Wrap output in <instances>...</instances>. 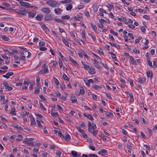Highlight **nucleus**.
Masks as SVG:
<instances>
[{
    "label": "nucleus",
    "instance_id": "obj_42",
    "mask_svg": "<svg viewBox=\"0 0 157 157\" xmlns=\"http://www.w3.org/2000/svg\"><path fill=\"white\" fill-rule=\"evenodd\" d=\"M71 154L73 156L75 157L77 155V152L75 151H71Z\"/></svg>",
    "mask_w": 157,
    "mask_h": 157
},
{
    "label": "nucleus",
    "instance_id": "obj_18",
    "mask_svg": "<svg viewBox=\"0 0 157 157\" xmlns=\"http://www.w3.org/2000/svg\"><path fill=\"white\" fill-rule=\"evenodd\" d=\"M70 99L72 101V103H75L77 101V99L76 97L73 95L71 96Z\"/></svg>",
    "mask_w": 157,
    "mask_h": 157
},
{
    "label": "nucleus",
    "instance_id": "obj_23",
    "mask_svg": "<svg viewBox=\"0 0 157 157\" xmlns=\"http://www.w3.org/2000/svg\"><path fill=\"white\" fill-rule=\"evenodd\" d=\"M15 110L16 109L15 107H13L11 109V111L10 112V113H11L12 115H15L16 114L15 112Z\"/></svg>",
    "mask_w": 157,
    "mask_h": 157
},
{
    "label": "nucleus",
    "instance_id": "obj_10",
    "mask_svg": "<svg viewBox=\"0 0 157 157\" xmlns=\"http://www.w3.org/2000/svg\"><path fill=\"white\" fill-rule=\"evenodd\" d=\"M63 137L66 140H68L71 139L69 135L67 133H66L65 135H63Z\"/></svg>",
    "mask_w": 157,
    "mask_h": 157
},
{
    "label": "nucleus",
    "instance_id": "obj_59",
    "mask_svg": "<svg viewBox=\"0 0 157 157\" xmlns=\"http://www.w3.org/2000/svg\"><path fill=\"white\" fill-rule=\"evenodd\" d=\"M39 97L43 101H46L47 100V99L43 95H40Z\"/></svg>",
    "mask_w": 157,
    "mask_h": 157
},
{
    "label": "nucleus",
    "instance_id": "obj_55",
    "mask_svg": "<svg viewBox=\"0 0 157 157\" xmlns=\"http://www.w3.org/2000/svg\"><path fill=\"white\" fill-rule=\"evenodd\" d=\"M41 25L42 26V27L44 29H48V27L46 26L45 24L42 23L41 24Z\"/></svg>",
    "mask_w": 157,
    "mask_h": 157
},
{
    "label": "nucleus",
    "instance_id": "obj_29",
    "mask_svg": "<svg viewBox=\"0 0 157 157\" xmlns=\"http://www.w3.org/2000/svg\"><path fill=\"white\" fill-rule=\"evenodd\" d=\"M2 38L5 41H7L10 40V38L9 37H7L5 35H3L2 36Z\"/></svg>",
    "mask_w": 157,
    "mask_h": 157
},
{
    "label": "nucleus",
    "instance_id": "obj_36",
    "mask_svg": "<svg viewBox=\"0 0 157 157\" xmlns=\"http://www.w3.org/2000/svg\"><path fill=\"white\" fill-rule=\"evenodd\" d=\"M90 25L92 28L94 30L95 32H96L97 31V28L96 26L95 25H94L93 24L91 23Z\"/></svg>",
    "mask_w": 157,
    "mask_h": 157
},
{
    "label": "nucleus",
    "instance_id": "obj_8",
    "mask_svg": "<svg viewBox=\"0 0 157 157\" xmlns=\"http://www.w3.org/2000/svg\"><path fill=\"white\" fill-rule=\"evenodd\" d=\"M74 18L75 20L79 21L82 19V17L81 13L77 14L76 16H74Z\"/></svg>",
    "mask_w": 157,
    "mask_h": 157
},
{
    "label": "nucleus",
    "instance_id": "obj_17",
    "mask_svg": "<svg viewBox=\"0 0 157 157\" xmlns=\"http://www.w3.org/2000/svg\"><path fill=\"white\" fill-rule=\"evenodd\" d=\"M147 77L152 78L153 77V74L152 71L149 70L147 71Z\"/></svg>",
    "mask_w": 157,
    "mask_h": 157
},
{
    "label": "nucleus",
    "instance_id": "obj_64",
    "mask_svg": "<svg viewBox=\"0 0 157 157\" xmlns=\"http://www.w3.org/2000/svg\"><path fill=\"white\" fill-rule=\"evenodd\" d=\"M60 87L62 90H63L65 89L66 86L64 84H62L60 85Z\"/></svg>",
    "mask_w": 157,
    "mask_h": 157
},
{
    "label": "nucleus",
    "instance_id": "obj_5",
    "mask_svg": "<svg viewBox=\"0 0 157 157\" xmlns=\"http://www.w3.org/2000/svg\"><path fill=\"white\" fill-rule=\"evenodd\" d=\"M78 131L81 133L83 137L84 138H87V136L86 134L85 133V131L84 130H82L81 129L80 127H78L77 128Z\"/></svg>",
    "mask_w": 157,
    "mask_h": 157
},
{
    "label": "nucleus",
    "instance_id": "obj_53",
    "mask_svg": "<svg viewBox=\"0 0 157 157\" xmlns=\"http://www.w3.org/2000/svg\"><path fill=\"white\" fill-rule=\"evenodd\" d=\"M105 114L106 116L107 117H109L110 116L111 113H109L108 111H105Z\"/></svg>",
    "mask_w": 157,
    "mask_h": 157
},
{
    "label": "nucleus",
    "instance_id": "obj_27",
    "mask_svg": "<svg viewBox=\"0 0 157 157\" xmlns=\"http://www.w3.org/2000/svg\"><path fill=\"white\" fill-rule=\"evenodd\" d=\"M63 78L65 80L68 81H69L70 78L64 73L63 74Z\"/></svg>",
    "mask_w": 157,
    "mask_h": 157
},
{
    "label": "nucleus",
    "instance_id": "obj_24",
    "mask_svg": "<svg viewBox=\"0 0 157 157\" xmlns=\"http://www.w3.org/2000/svg\"><path fill=\"white\" fill-rule=\"evenodd\" d=\"M94 63L95 64V67L98 68V69H101V67L100 66L99 64H98V62L95 59H94Z\"/></svg>",
    "mask_w": 157,
    "mask_h": 157
},
{
    "label": "nucleus",
    "instance_id": "obj_40",
    "mask_svg": "<svg viewBox=\"0 0 157 157\" xmlns=\"http://www.w3.org/2000/svg\"><path fill=\"white\" fill-rule=\"evenodd\" d=\"M117 19L120 21H126V18L124 17H117Z\"/></svg>",
    "mask_w": 157,
    "mask_h": 157
},
{
    "label": "nucleus",
    "instance_id": "obj_7",
    "mask_svg": "<svg viewBox=\"0 0 157 157\" xmlns=\"http://www.w3.org/2000/svg\"><path fill=\"white\" fill-rule=\"evenodd\" d=\"M53 19L52 14L45 15L44 17V20L45 21H51Z\"/></svg>",
    "mask_w": 157,
    "mask_h": 157
},
{
    "label": "nucleus",
    "instance_id": "obj_38",
    "mask_svg": "<svg viewBox=\"0 0 157 157\" xmlns=\"http://www.w3.org/2000/svg\"><path fill=\"white\" fill-rule=\"evenodd\" d=\"M127 147L128 148V152L130 153H131V149L132 148V146L130 145H127Z\"/></svg>",
    "mask_w": 157,
    "mask_h": 157
},
{
    "label": "nucleus",
    "instance_id": "obj_25",
    "mask_svg": "<svg viewBox=\"0 0 157 157\" xmlns=\"http://www.w3.org/2000/svg\"><path fill=\"white\" fill-rule=\"evenodd\" d=\"M107 153V151L105 149H102L101 150L98 152V154H101L102 155L103 154L105 153Z\"/></svg>",
    "mask_w": 157,
    "mask_h": 157
},
{
    "label": "nucleus",
    "instance_id": "obj_4",
    "mask_svg": "<svg viewBox=\"0 0 157 157\" xmlns=\"http://www.w3.org/2000/svg\"><path fill=\"white\" fill-rule=\"evenodd\" d=\"M23 143H25L26 144L30 146H35L34 142L29 141L27 138H26L24 139V141H23Z\"/></svg>",
    "mask_w": 157,
    "mask_h": 157
},
{
    "label": "nucleus",
    "instance_id": "obj_37",
    "mask_svg": "<svg viewBox=\"0 0 157 157\" xmlns=\"http://www.w3.org/2000/svg\"><path fill=\"white\" fill-rule=\"evenodd\" d=\"M35 121L34 118V117H33L32 118H31V125H33L35 124Z\"/></svg>",
    "mask_w": 157,
    "mask_h": 157
},
{
    "label": "nucleus",
    "instance_id": "obj_52",
    "mask_svg": "<svg viewBox=\"0 0 157 157\" xmlns=\"http://www.w3.org/2000/svg\"><path fill=\"white\" fill-rule=\"evenodd\" d=\"M141 119L142 121V124H146V121H145V119H144V118L143 117H141Z\"/></svg>",
    "mask_w": 157,
    "mask_h": 157
},
{
    "label": "nucleus",
    "instance_id": "obj_44",
    "mask_svg": "<svg viewBox=\"0 0 157 157\" xmlns=\"http://www.w3.org/2000/svg\"><path fill=\"white\" fill-rule=\"evenodd\" d=\"M85 34H86V32L85 30H83L82 31V37L85 39H86V36H85Z\"/></svg>",
    "mask_w": 157,
    "mask_h": 157
},
{
    "label": "nucleus",
    "instance_id": "obj_16",
    "mask_svg": "<svg viewBox=\"0 0 157 157\" xmlns=\"http://www.w3.org/2000/svg\"><path fill=\"white\" fill-rule=\"evenodd\" d=\"M43 15L41 14H38L36 16L35 18L36 20L39 21H41L43 18Z\"/></svg>",
    "mask_w": 157,
    "mask_h": 157
},
{
    "label": "nucleus",
    "instance_id": "obj_9",
    "mask_svg": "<svg viewBox=\"0 0 157 157\" xmlns=\"http://www.w3.org/2000/svg\"><path fill=\"white\" fill-rule=\"evenodd\" d=\"M13 74V72H9L7 73L6 75H3L2 77L8 79L10 78V76L12 75Z\"/></svg>",
    "mask_w": 157,
    "mask_h": 157
},
{
    "label": "nucleus",
    "instance_id": "obj_3",
    "mask_svg": "<svg viewBox=\"0 0 157 157\" xmlns=\"http://www.w3.org/2000/svg\"><path fill=\"white\" fill-rule=\"evenodd\" d=\"M3 85L5 86L6 90L10 91L13 89V88L11 86H9L8 83L5 81L3 82Z\"/></svg>",
    "mask_w": 157,
    "mask_h": 157
},
{
    "label": "nucleus",
    "instance_id": "obj_14",
    "mask_svg": "<svg viewBox=\"0 0 157 157\" xmlns=\"http://www.w3.org/2000/svg\"><path fill=\"white\" fill-rule=\"evenodd\" d=\"M83 115L91 121H93L94 119L93 117L90 114H87L86 113H84L83 114Z\"/></svg>",
    "mask_w": 157,
    "mask_h": 157
},
{
    "label": "nucleus",
    "instance_id": "obj_61",
    "mask_svg": "<svg viewBox=\"0 0 157 157\" xmlns=\"http://www.w3.org/2000/svg\"><path fill=\"white\" fill-rule=\"evenodd\" d=\"M33 83H31V84L30 85L29 87V90H32L33 88Z\"/></svg>",
    "mask_w": 157,
    "mask_h": 157
},
{
    "label": "nucleus",
    "instance_id": "obj_26",
    "mask_svg": "<svg viewBox=\"0 0 157 157\" xmlns=\"http://www.w3.org/2000/svg\"><path fill=\"white\" fill-rule=\"evenodd\" d=\"M17 136L19 137V138L16 139V140L18 142L20 141L21 140L23 139V137L22 135L21 134H18Z\"/></svg>",
    "mask_w": 157,
    "mask_h": 157
},
{
    "label": "nucleus",
    "instance_id": "obj_2",
    "mask_svg": "<svg viewBox=\"0 0 157 157\" xmlns=\"http://www.w3.org/2000/svg\"><path fill=\"white\" fill-rule=\"evenodd\" d=\"M46 3L49 6L53 8L58 7L60 5V4L58 3L57 1L53 0H48Z\"/></svg>",
    "mask_w": 157,
    "mask_h": 157
},
{
    "label": "nucleus",
    "instance_id": "obj_30",
    "mask_svg": "<svg viewBox=\"0 0 157 157\" xmlns=\"http://www.w3.org/2000/svg\"><path fill=\"white\" fill-rule=\"evenodd\" d=\"M72 8V6L71 4H69L67 5V6L66 8V9L67 10H69Z\"/></svg>",
    "mask_w": 157,
    "mask_h": 157
},
{
    "label": "nucleus",
    "instance_id": "obj_62",
    "mask_svg": "<svg viewBox=\"0 0 157 157\" xmlns=\"http://www.w3.org/2000/svg\"><path fill=\"white\" fill-rule=\"evenodd\" d=\"M141 31L143 33H145L146 31V29L145 27L144 26H142L140 28Z\"/></svg>",
    "mask_w": 157,
    "mask_h": 157
},
{
    "label": "nucleus",
    "instance_id": "obj_43",
    "mask_svg": "<svg viewBox=\"0 0 157 157\" xmlns=\"http://www.w3.org/2000/svg\"><path fill=\"white\" fill-rule=\"evenodd\" d=\"M138 80L139 82L141 84L144 83L145 82V81H144L141 78H138Z\"/></svg>",
    "mask_w": 157,
    "mask_h": 157
},
{
    "label": "nucleus",
    "instance_id": "obj_34",
    "mask_svg": "<svg viewBox=\"0 0 157 157\" xmlns=\"http://www.w3.org/2000/svg\"><path fill=\"white\" fill-rule=\"evenodd\" d=\"M110 55H111L112 58L113 59H117L116 55L112 52H109Z\"/></svg>",
    "mask_w": 157,
    "mask_h": 157
},
{
    "label": "nucleus",
    "instance_id": "obj_54",
    "mask_svg": "<svg viewBox=\"0 0 157 157\" xmlns=\"http://www.w3.org/2000/svg\"><path fill=\"white\" fill-rule=\"evenodd\" d=\"M13 127L17 129L18 130H21L22 129V128L21 126L18 127V125H14L13 126Z\"/></svg>",
    "mask_w": 157,
    "mask_h": 157
},
{
    "label": "nucleus",
    "instance_id": "obj_15",
    "mask_svg": "<svg viewBox=\"0 0 157 157\" xmlns=\"http://www.w3.org/2000/svg\"><path fill=\"white\" fill-rule=\"evenodd\" d=\"M129 59L131 61V63L132 64L136 65V62L134 58L132 56H130L129 57Z\"/></svg>",
    "mask_w": 157,
    "mask_h": 157
},
{
    "label": "nucleus",
    "instance_id": "obj_28",
    "mask_svg": "<svg viewBox=\"0 0 157 157\" xmlns=\"http://www.w3.org/2000/svg\"><path fill=\"white\" fill-rule=\"evenodd\" d=\"M71 1V0H65L63 1H60L59 2V3L60 4H66L70 2Z\"/></svg>",
    "mask_w": 157,
    "mask_h": 157
},
{
    "label": "nucleus",
    "instance_id": "obj_6",
    "mask_svg": "<svg viewBox=\"0 0 157 157\" xmlns=\"http://www.w3.org/2000/svg\"><path fill=\"white\" fill-rule=\"evenodd\" d=\"M41 10L47 14L49 13L51 11L50 8L49 7H43L42 8Z\"/></svg>",
    "mask_w": 157,
    "mask_h": 157
},
{
    "label": "nucleus",
    "instance_id": "obj_60",
    "mask_svg": "<svg viewBox=\"0 0 157 157\" xmlns=\"http://www.w3.org/2000/svg\"><path fill=\"white\" fill-rule=\"evenodd\" d=\"M89 147L90 149L93 151H95V148L94 146L89 145Z\"/></svg>",
    "mask_w": 157,
    "mask_h": 157
},
{
    "label": "nucleus",
    "instance_id": "obj_13",
    "mask_svg": "<svg viewBox=\"0 0 157 157\" xmlns=\"http://www.w3.org/2000/svg\"><path fill=\"white\" fill-rule=\"evenodd\" d=\"M28 17L29 18H33L36 15L35 13L32 12H28Z\"/></svg>",
    "mask_w": 157,
    "mask_h": 157
},
{
    "label": "nucleus",
    "instance_id": "obj_19",
    "mask_svg": "<svg viewBox=\"0 0 157 157\" xmlns=\"http://www.w3.org/2000/svg\"><path fill=\"white\" fill-rule=\"evenodd\" d=\"M21 6L25 7L26 8H29L30 4L28 2H22L21 3Z\"/></svg>",
    "mask_w": 157,
    "mask_h": 157
},
{
    "label": "nucleus",
    "instance_id": "obj_57",
    "mask_svg": "<svg viewBox=\"0 0 157 157\" xmlns=\"http://www.w3.org/2000/svg\"><path fill=\"white\" fill-rule=\"evenodd\" d=\"M89 156L90 157H98V155L96 154H89Z\"/></svg>",
    "mask_w": 157,
    "mask_h": 157
},
{
    "label": "nucleus",
    "instance_id": "obj_41",
    "mask_svg": "<svg viewBox=\"0 0 157 157\" xmlns=\"http://www.w3.org/2000/svg\"><path fill=\"white\" fill-rule=\"evenodd\" d=\"M106 7L109 9H113L114 8V6L113 5H110L108 4V5L106 6Z\"/></svg>",
    "mask_w": 157,
    "mask_h": 157
},
{
    "label": "nucleus",
    "instance_id": "obj_20",
    "mask_svg": "<svg viewBox=\"0 0 157 157\" xmlns=\"http://www.w3.org/2000/svg\"><path fill=\"white\" fill-rule=\"evenodd\" d=\"M52 32L53 35L56 36V38L57 39L59 40H61V38L55 31H52Z\"/></svg>",
    "mask_w": 157,
    "mask_h": 157
},
{
    "label": "nucleus",
    "instance_id": "obj_51",
    "mask_svg": "<svg viewBox=\"0 0 157 157\" xmlns=\"http://www.w3.org/2000/svg\"><path fill=\"white\" fill-rule=\"evenodd\" d=\"M2 5L6 7H9L10 6V5L9 3L7 2H4L2 3Z\"/></svg>",
    "mask_w": 157,
    "mask_h": 157
},
{
    "label": "nucleus",
    "instance_id": "obj_47",
    "mask_svg": "<svg viewBox=\"0 0 157 157\" xmlns=\"http://www.w3.org/2000/svg\"><path fill=\"white\" fill-rule=\"evenodd\" d=\"M20 13L19 15H20V17H21V15H23V16H25L26 15V13H25V12H24L23 11H20Z\"/></svg>",
    "mask_w": 157,
    "mask_h": 157
},
{
    "label": "nucleus",
    "instance_id": "obj_21",
    "mask_svg": "<svg viewBox=\"0 0 157 157\" xmlns=\"http://www.w3.org/2000/svg\"><path fill=\"white\" fill-rule=\"evenodd\" d=\"M52 112L51 113V115L53 117H54L55 116H58L59 115V114L57 112H53L54 111V110L52 109H51Z\"/></svg>",
    "mask_w": 157,
    "mask_h": 157
},
{
    "label": "nucleus",
    "instance_id": "obj_46",
    "mask_svg": "<svg viewBox=\"0 0 157 157\" xmlns=\"http://www.w3.org/2000/svg\"><path fill=\"white\" fill-rule=\"evenodd\" d=\"M58 62H59V66L60 67V68L62 67L63 66V63H62V60L60 59H59Z\"/></svg>",
    "mask_w": 157,
    "mask_h": 157
},
{
    "label": "nucleus",
    "instance_id": "obj_48",
    "mask_svg": "<svg viewBox=\"0 0 157 157\" xmlns=\"http://www.w3.org/2000/svg\"><path fill=\"white\" fill-rule=\"evenodd\" d=\"M19 9L20 10V11H21V12H25V13L27 12V11L25 9L23 8H19Z\"/></svg>",
    "mask_w": 157,
    "mask_h": 157
},
{
    "label": "nucleus",
    "instance_id": "obj_1",
    "mask_svg": "<svg viewBox=\"0 0 157 157\" xmlns=\"http://www.w3.org/2000/svg\"><path fill=\"white\" fill-rule=\"evenodd\" d=\"M88 127L89 132L96 136L98 133V131L95 130L93 132L92 130L96 129L97 127L96 124L94 123L92 124L90 121H89L88 123Z\"/></svg>",
    "mask_w": 157,
    "mask_h": 157
},
{
    "label": "nucleus",
    "instance_id": "obj_35",
    "mask_svg": "<svg viewBox=\"0 0 157 157\" xmlns=\"http://www.w3.org/2000/svg\"><path fill=\"white\" fill-rule=\"evenodd\" d=\"M61 18L63 19H68L70 18V17L68 15H66L62 16Z\"/></svg>",
    "mask_w": 157,
    "mask_h": 157
},
{
    "label": "nucleus",
    "instance_id": "obj_31",
    "mask_svg": "<svg viewBox=\"0 0 157 157\" xmlns=\"http://www.w3.org/2000/svg\"><path fill=\"white\" fill-rule=\"evenodd\" d=\"M53 80L56 85H58L59 84V82L58 79L54 76L53 77Z\"/></svg>",
    "mask_w": 157,
    "mask_h": 157
},
{
    "label": "nucleus",
    "instance_id": "obj_63",
    "mask_svg": "<svg viewBox=\"0 0 157 157\" xmlns=\"http://www.w3.org/2000/svg\"><path fill=\"white\" fill-rule=\"evenodd\" d=\"M72 63L75 66L77 67H79V64L77 63L76 61L75 60L74 61H73V62H72Z\"/></svg>",
    "mask_w": 157,
    "mask_h": 157
},
{
    "label": "nucleus",
    "instance_id": "obj_32",
    "mask_svg": "<svg viewBox=\"0 0 157 157\" xmlns=\"http://www.w3.org/2000/svg\"><path fill=\"white\" fill-rule=\"evenodd\" d=\"M147 130L148 133L149 137H150L152 135V132L151 130L149 128H147Z\"/></svg>",
    "mask_w": 157,
    "mask_h": 157
},
{
    "label": "nucleus",
    "instance_id": "obj_49",
    "mask_svg": "<svg viewBox=\"0 0 157 157\" xmlns=\"http://www.w3.org/2000/svg\"><path fill=\"white\" fill-rule=\"evenodd\" d=\"M40 92V88H37V89H35L34 91V94H38Z\"/></svg>",
    "mask_w": 157,
    "mask_h": 157
},
{
    "label": "nucleus",
    "instance_id": "obj_56",
    "mask_svg": "<svg viewBox=\"0 0 157 157\" xmlns=\"http://www.w3.org/2000/svg\"><path fill=\"white\" fill-rule=\"evenodd\" d=\"M2 57L4 59H8V57L6 56V54H2L1 55Z\"/></svg>",
    "mask_w": 157,
    "mask_h": 157
},
{
    "label": "nucleus",
    "instance_id": "obj_58",
    "mask_svg": "<svg viewBox=\"0 0 157 157\" xmlns=\"http://www.w3.org/2000/svg\"><path fill=\"white\" fill-rule=\"evenodd\" d=\"M133 52L136 53V54H139L140 53V51L139 50H137L136 49V48H134L133 49Z\"/></svg>",
    "mask_w": 157,
    "mask_h": 157
},
{
    "label": "nucleus",
    "instance_id": "obj_39",
    "mask_svg": "<svg viewBox=\"0 0 157 157\" xmlns=\"http://www.w3.org/2000/svg\"><path fill=\"white\" fill-rule=\"evenodd\" d=\"M62 41L64 43V44L67 47H69V44L68 42L65 39L63 38L62 39Z\"/></svg>",
    "mask_w": 157,
    "mask_h": 157
},
{
    "label": "nucleus",
    "instance_id": "obj_22",
    "mask_svg": "<svg viewBox=\"0 0 157 157\" xmlns=\"http://www.w3.org/2000/svg\"><path fill=\"white\" fill-rule=\"evenodd\" d=\"M39 103L40 104V106L41 109L44 111H45L46 110V109L43 105L41 100H40V101H39Z\"/></svg>",
    "mask_w": 157,
    "mask_h": 157
},
{
    "label": "nucleus",
    "instance_id": "obj_50",
    "mask_svg": "<svg viewBox=\"0 0 157 157\" xmlns=\"http://www.w3.org/2000/svg\"><path fill=\"white\" fill-rule=\"evenodd\" d=\"M93 87L96 90L99 89V88H101V87H100L99 86L97 85H93Z\"/></svg>",
    "mask_w": 157,
    "mask_h": 157
},
{
    "label": "nucleus",
    "instance_id": "obj_45",
    "mask_svg": "<svg viewBox=\"0 0 157 157\" xmlns=\"http://www.w3.org/2000/svg\"><path fill=\"white\" fill-rule=\"evenodd\" d=\"M30 82V80L29 79H27L26 80H25L24 82V84L25 85H27L28 86L29 83Z\"/></svg>",
    "mask_w": 157,
    "mask_h": 157
},
{
    "label": "nucleus",
    "instance_id": "obj_33",
    "mask_svg": "<svg viewBox=\"0 0 157 157\" xmlns=\"http://www.w3.org/2000/svg\"><path fill=\"white\" fill-rule=\"evenodd\" d=\"M36 121L37 122V125L38 127L40 128H42V125L41 124L40 122V121L38 119H36Z\"/></svg>",
    "mask_w": 157,
    "mask_h": 157
},
{
    "label": "nucleus",
    "instance_id": "obj_11",
    "mask_svg": "<svg viewBox=\"0 0 157 157\" xmlns=\"http://www.w3.org/2000/svg\"><path fill=\"white\" fill-rule=\"evenodd\" d=\"M62 11V10L60 8H56L54 9L55 13L58 15L60 14Z\"/></svg>",
    "mask_w": 157,
    "mask_h": 157
},
{
    "label": "nucleus",
    "instance_id": "obj_12",
    "mask_svg": "<svg viewBox=\"0 0 157 157\" xmlns=\"http://www.w3.org/2000/svg\"><path fill=\"white\" fill-rule=\"evenodd\" d=\"M42 67L43 68V70L46 73H48V69L47 66H46V63H45L42 66Z\"/></svg>",
    "mask_w": 157,
    "mask_h": 157
}]
</instances>
